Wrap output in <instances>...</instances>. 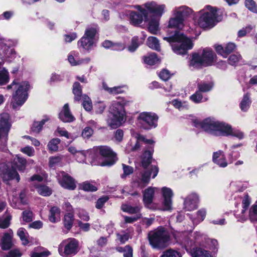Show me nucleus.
Segmentation results:
<instances>
[{
    "mask_svg": "<svg viewBox=\"0 0 257 257\" xmlns=\"http://www.w3.org/2000/svg\"><path fill=\"white\" fill-rule=\"evenodd\" d=\"M163 39L171 44L172 50L177 54L184 55L193 46L192 40L180 32L175 31L174 34Z\"/></svg>",
    "mask_w": 257,
    "mask_h": 257,
    "instance_id": "nucleus-2",
    "label": "nucleus"
},
{
    "mask_svg": "<svg viewBox=\"0 0 257 257\" xmlns=\"http://www.w3.org/2000/svg\"><path fill=\"white\" fill-rule=\"evenodd\" d=\"M181 253L172 248L168 249L161 254L160 257H182Z\"/></svg>",
    "mask_w": 257,
    "mask_h": 257,
    "instance_id": "nucleus-39",
    "label": "nucleus"
},
{
    "mask_svg": "<svg viewBox=\"0 0 257 257\" xmlns=\"http://www.w3.org/2000/svg\"><path fill=\"white\" fill-rule=\"evenodd\" d=\"M155 17H152L148 21H149L148 26L149 31L153 34H157L159 30V21L161 17H156L154 14Z\"/></svg>",
    "mask_w": 257,
    "mask_h": 257,
    "instance_id": "nucleus-28",
    "label": "nucleus"
},
{
    "mask_svg": "<svg viewBox=\"0 0 257 257\" xmlns=\"http://www.w3.org/2000/svg\"><path fill=\"white\" fill-rule=\"evenodd\" d=\"M96 152L99 153L101 156L107 159L101 163H96L93 161L92 164L94 165H100L102 166H111L116 161L115 154L107 146H100L95 149Z\"/></svg>",
    "mask_w": 257,
    "mask_h": 257,
    "instance_id": "nucleus-11",
    "label": "nucleus"
},
{
    "mask_svg": "<svg viewBox=\"0 0 257 257\" xmlns=\"http://www.w3.org/2000/svg\"><path fill=\"white\" fill-rule=\"evenodd\" d=\"M147 45L151 49L160 50V44L158 40L154 37H149L147 40Z\"/></svg>",
    "mask_w": 257,
    "mask_h": 257,
    "instance_id": "nucleus-41",
    "label": "nucleus"
},
{
    "mask_svg": "<svg viewBox=\"0 0 257 257\" xmlns=\"http://www.w3.org/2000/svg\"><path fill=\"white\" fill-rule=\"evenodd\" d=\"M60 143V140L59 139H53L51 140L48 144V147L51 151H57L58 149V145Z\"/></svg>",
    "mask_w": 257,
    "mask_h": 257,
    "instance_id": "nucleus-55",
    "label": "nucleus"
},
{
    "mask_svg": "<svg viewBox=\"0 0 257 257\" xmlns=\"http://www.w3.org/2000/svg\"><path fill=\"white\" fill-rule=\"evenodd\" d=\"M49 119V117L45 116L41 121L34 122L31 128L32 132L38 134L42 130L43 124Z\"/></svg>",
    "mask_w": 257,
    "mask_h": 257,
    "instance_id": "nucleus-37",
    "label": "nucleus"
},
{
    "mask_svg": "<svg viewBox=\"0 0 257 257\" xmlns=\"http://www.w3.org/2000/svg\"><path fill=\"white\" fill-rule=\"evenodd\" d=\"M235 45L233 43H228L224 48L221 45H218L215 47V50L218 54L223 57H226L227 55L232 52L235 49Z\"/></svg>",
    "mask_w": 257,
    "mask_h": 257,
    "instance_id": "nucleus-24",
    "label": "nucleus"
},
{
    "mask_svg": "<svg viewBox=\"0 0 257 257\" xmlns=\"http://www.w3.org/2000/svg\"><path fill=\"white\" fill-rule=\"evenodd\" d=\"M227 125L228 126V127H229V128L228 129V132L226 133V134H222L221 136H227L231 135L233 137H235L238 138L239 139H241L243 138L244 135H243V134L242 132H241L238 130H233L231 128V126L230 125H229L228 124H227Z\"/></svg>",
    "mask_w": 257,
    "mask_h": 257,
    "instance_id": "nucleus-43",
    "label": "nucleus"
},
{
    "mask_svg": "<svg viewBox=\"0 0 257 257\" xmlns=\"http://www.w3.org/2000/svg\"><path fill=\"white\" fill-rule=\"evenodd\" d=\"M158 171L157 166H152L150 170H146L141 173V178L138 177L134 180L133 185L140 188L145 187L149 183L151 174H153V178H154L157 176Z\"/></svg>",
    "mask_w": 257,
    "mask_h": 257,
    "instance_id": "nucleus-9",
    "label": "nucleus"
},
{
    "mask_svg": "<svg viewBox=\"0 0 257 257\" xmlns=\"http://www.w3.org/2000/svg\"><path fill=\"white\" fill-rule=\"evenodd\" d=\"M0 175L5 181L16 179L19 182L20 180V176L16 169H14V167L10 168V163L0 164Z\"/></svg>",
    "mask_w": 257,
    "mask_h": 257,
    "instance_id": "nucleus-12",
    "label": "nucleus"
},
{
    "mask_svg": "<svg viewBox=\"0 0 257 257\" xmlns=\"http://www.w3.org/2000/svg\"><path fill=\"white\" fill-rule=\"evenodd\" d=\"M192 13V10L188 7L182 6L181 7H176L173 10V15L179 17L184 19L188 17Z\"/></svg>",
    "mask_w": 257,
    "mask_h": 257,
    "instance_id": "nucleus-23",
    "label": "nucleus"
},
{
    "mask_svg": "<svg viewBox=\"0 0 257 257\" xmlns=\"http://www.w3.org/2000/svg\"><path fill=\"white\" fill-rule=\"evenodd\" d=\"M121 208L124 212H127L130 214L137 213L140 212L141 207L137 206H132L127 204L122 205Z\"/></svg>",
    "mask_w": 257,
    "mask_h": 257,
    "instance_id": "nucleus-40",
    "label": "nucleus"
},
{
    "mask_svg": "<svg viewBox=\"0 0 257 257\" xmlns=\"http://www.w3.org/2000/svg\"><path fill=\"white\" fill-rule=\"evenodd\" d=\"M135 138L137 139V141L135 144V145L132 147L130 150L132 151H135L138 150L140 148V144L139 141H142L146 144H153L155 142L152 139H147L144 136L141 135L140 134H137ZM128 146L127 147V149Z\"/></svg>",
    "mask_w": 257,
    "mask_h": 257,
    "instance_id": "nucleus-27",
    "label": "nucleus"
},
{
    "mask_svg": "<svg viewBox=\"0 0 257 257\" xmlns=\"http://www.w3.org/2000/svg\"><path fill=\"white\" fill-rule=\"evenodd\" d=\"M153 152V149L150 148L149 150H146L143 153L142 156V165L145 169H146L151 163Z\"/></svg>",
    "mask_w": 257,
    "mask_h": 257,
    "instance_id": "nucleus-30",
    "label": "nucleus"
},
{
    "mask_svg": "<svg viewBox=\"0 0 257 257\" xmlns=\"http://www.w3.org/2000/svg\"><path fill=\"white\" fill-rule=\"evenodd\" d=\"M17 235L19 236L23 244L27 245L29 242L28 239V233L27 230L23 228H20L17 231Z\"/></svg>",
    "mask_w": 257,
    "mask_h": 257,
    "instance_id": "nucleus-36",
    "label": "nucleus"
},
{
    "mask_svg": "<svg viewBox=\"0 0 257 257\" xmlns=\"http://www.w3.org/2000/svg\"><path fill=\"white\" fill-rule=\"evenodd\" d=\"M59 118L65 122H70L75 119L74 117L70 111L68 103L64 105L62 110L60 112Z\"/></svg>",
    "mask_w": 257,
    "mask_h": 257,
    "instance_id": "nucleus-20",
    "label": "nucleus"
},
{
    "mask_svg": "<svg viewBox=\"0 0 257 257\" xmlns=\"http://www.w3.org/2000/svg\"><path fill=\"white\" fill-rule=\"evenodd\" d=\"M87 153H88L87 152ZM86 156V152L84 151H78L76 153V159L78 162L84 163L85 162Z\"/></svg>",
    "mask_w": 257,
    "mask_h": 257,
    "instance_id": "nucleus-61",
    "label": "nucleus"
},
{
    "mask_svg": "<svg viewBox=\"0 0 257 257\" xmlns=\"http://www.w3.org/2000/svg\"><path fill=\"white\" fill-rule=\"evenodd\" d=\"M73 93L75 96V99L79 101L82 96V87L79 83L75 82L73 84Z\"/></svg>",
    "mask_w": 257,
    "mask_h": 257,
    "instance_id": "nucleus-38",
    "label": "nucleus"
},
{
    "mask_svg": "<svg viewBox=\"0 0 257 257\" xmlns=\"http://www.w3.org/2000/svg\"><path fill=\"white\" fill-rule=\"evenodd\" d=\"M50 254L49 251L45 250L40 252H34L32 253L31 257H47Z\"/></svg>",
    "mask_w": 257,
    "mask_h": 257,
    "instance_id": "nucleus-64",
    "label": "nucleus"
},
{
    "mask_svg": "<svg viewBox=\"0 0 257 257\" xmlns=\"http://www.w3.org/2000/svg\"><path fill=\"white\" fill-rule=\"evenodd\" d=\"M109 199L107 196H104L99 198L95 205V207L97 209H101L104 205V203L106 202Z\"/></svg>",
    "mask_w": 257,
    "mask_h": 257,
    "instance_id": "nucleus-60",
    "label": "nucleus"
},
{
    "mask_svg": "<svg viewBox=\"0 0 257 257\" xmlns=\"http://www.w3.org/2000/svg\"><path fill=\"white\" fill-rule=\"evenodd\" d=\"M58 180L61 186L65 189L74 190L76 188L73 179L64 172H61L58 175Z\"/></svg>",
    "mask_w": 257,
    "mask_h": 257,
    "instance_id": "nucleus-14",
    "label": "nucleus"
},
{
    "mask_svg": "<svg viewBox=\"0 0 257 257\" xmlns=\"http://www.w3.org/2000/svg\"><path fill=\"white\" fill-rule=\"evenodd\" d=\"M213 161L220 167H225L227 166L225 155L221 151H218L214 153L213 156Z\"/></svg>",
    "mask_w": 257,
    "mask_h": 257,
    "instance_id": "nucleus-26",
    "label": "nucleus"
},
{
    "mask_svg": "<svg viewBox=\"0 0 257 257\" xmlns=\"http://www.w3.org/2000/svg\"><path fill=\"white\" fill-rule=\"evenodd\" d=\"M96 33L97 30L95 28L88 27L86 29L84 35L83 37L94 41V37Z\"/></svg>",
    "mask_w": 257,
    "mask_h": 257,
    "instance_id": "nucleus-46",
    "label": "nucleus"
},
{
    "mask_svg": "<svg viewBox=\"0 0 257 257\" xmlns=\"http://www.w3.org/2000/svg\"><path fill=\"white\" fill-rule=\"evenodd\" d=\"M250 104L249 97L247 94L244 95L240 103V107L241 110L246 111L249 108Z\"/></svg>",
    "mask_w": 257,
    "mask_h": 257,
    "instance_id": "nucleus-48",
    "label": "nucleus"
},
{
    "mask_svg": "<svg viewBox=\"0 0 257 257\" xmlns=\"http://www.w3.org/2000/svg\"><path fill=\"white\" fill-rule=\"evenodd\" d=\"M134 8L137 9L142 15L135 12L130 14L131 22L134 25L141 24L143 21L149 20V14H154L156 17H161L164 13L166 6L165 5H159L154 1L148 2L143 5H136Z\"/></svg>",
    "mask_w": 257,
    "mask_h": 257,
    "instance_id": "nucleus-1",
    "label": "nucleus"
},
{
    "mask_svg": "<svg viewBox=\"0 0 257 257\" xmlns=\"http://www.w3.org/2000/svg\"><path fill=\"white\" fill-rule=\"evenodd\" d=\"M73 215L71 213H68L64 216V226L68 229H70L73 223Z\"/></svg>",
    "mask_w": 257,
    "mask_h": 257,
    "instance_id": "nucleus-47",
    "label": "nucleus"
},
{
    "mask_svg": "<svg viewBox=\"0 0 257 257\" xmlns=\"http://www.w3.org/2000/svg\"><path fill=\"white\" fill-rule=\"evenodd\" d=\"M200 55L204 67L212 65L214 63L215 55L211 49H204Z\"/></svg>",
    "mask_w": 257,
    "mask_h": 257,
    "instance_id": "nucleus-16",
    "label": "nucleus"
},
{
    "mask_svg": "<svg viewBox=\"0 0 257 257\" xmlns=\"http://www.w3.org/2000/svg\"><path fill=\"white\" fill-rule=\"evenodd\" d=\"M78 241L75 238H69L64 240L59 246L60 254L64 256L75 254L79 250Z\"/></svg>",
    "mask_w": 257,
    "mask_h": 257,
    "instance_id": "nucleus-8",
    "label": "nucleus"
},
{
    "mask_svg": "<svg viewBox=\"0 0 257 257\" xmlns=\"http://www.w3.org/2000/svg\"><path fill=\"white\" fill-rule=\"evenodd\" d=\"M249 218L252 222H257V201L251 206L249 210Z\"/></svg>",
    "mask_w": 257,
    "mask_h": 257,
    "instance_id": "nucleus-45",
    "label": "nucleus"
},
{
    "mask_svg": "<svg viewBox=\"0 0 257 257\" xmlns=\"http://www.w3.org/2000/svg\"><path fill=\"white\" fill-rule=\"evenodd\" d=\"M198 91L200 92H206L211 90L213 85L210 83L200 82L198 84Z\"/></svg>",
    "mask_w": 257,
    "mask_h": 257,
    "instance_id": "nucleus-50",
    "label": "nucleus"
},
{
    "mask_svg": "<svg viewBox=\"0 0 257 257\" xmlns=\"http://www.w3.org/2000/svg\"><path fill=\"white\" fill-rule=\"evenodd\" d=\"M123 173L121 175V178H124L126 176L130 175L132 174L134 172V169L133 167L127 166L125 164H122Z\"/></svg>",
    "mask_w": 257,
    "mask_h": 257,
    "instance_id": "nucleus-62",
    "label": "nucleus"
},
{
    "mask_svg": "<svg viewBox=\"0 0 257 257\" xmlns=\"http://www.w3.org/2000/svg\"><path fill=\"white\" fill-rule=\"evenodd\" d=\"M196 127H201L204 131L215 136L226 134L229 127L227 123L216 120L214 118H207L202 121L198 120L194 121Z\"/></svg>",
    "mask_w": 257,
    "mask_h": 257,
    "instance_id": "nucleus-5",
    "label": "nucleus"
},
{
    "mask_svg": "<svg viewBox=\"0 0 257 257\" xmlns=\"http://www.w3.org/2000/svg\"><path fill=\"white\" fill-rule=\"evenodd\" d=\"M191 254L192 257H213L210 251L199 247L193 248Z\"/></svg>",
    "mask_w": 257,
    "mask_h": 257,
    "instance_id": "nucleus-29",
    "label": "nucleus"
},
{
    "mask_svg": "<svg viewBox=\"0 0 257 257\" xmlns=\"http://www.w3.org/2000/svg\"><path fill=\"white\" fill-rule=\"evenodd\" d=\"M241 59V57L239 54H233L230 55L228 58V62L230 65H235L237 62H239Z\"/></svg>",
    "mask_w": 257,
    "mask_h": 257,
    "instance_id": "nucleus-59",
    "label": "nucleus"
},
{
    "mask_svg": "<svg viewBox=\"0 0 257 257\" xmlns=\"http://www.w3.org/2000/svg\"><path fill=\"white\" fill-rule=\"evenodd\" d=\"M10 116L7 113L0 114V131L5 134H7L11 127L9 121Z\"/></svg>",
    "mask_w": 257,
    "mask_h": 257,
    "instance_id": "nucleus-22",
    "label": "nucleus"
},
{
    "mask_svg": "<svg viewBox=\"0 0 257 257\" xmlns=\"http://www.w3.org/2000/svg\"><path fill=\"white\" fill-rule=\"evenodd\" d=\"M189 66L193 69H200L204 67L200 53H193L190 59Z\"/></svg>",
    "mask_w": 257,
    "mask_h": 257,
    "instance_id": "nucleus-21",
    "label": "nucleus"
},
{
    "mask_svg": "<svg viewBox=\"0 0 257 257\" xmlns=\"http://www.w3.org/2000/svg\"><path fill=\"white\" fill-rule=\"evenodd\" d=\"M128 103V101L121 99L113 101L109 108V115L107 123L112 128H116L125 121V112L124 107Z\"/></svg>",
    "mask_w": 257,
    "mask_h": 257,
    "instance_id": "nucleus-4",
    "label": "nucleus"
},
{
    "mask_svg": "<svg viewBox=\"0 0 257 257\" xmlns=\"http://www.w3.org/2000/svg\"><path fill=\"white\" fill-rule=\"evenodd\" d=\"M83 106L84 108L88 111H91L92 109V105L90 98L87 95H84L83 96Z\"/></svg>",
    "mask_w": 257,
    "mask_h": 257,
    "instance_id": "nucleus-52",
    "label": "nucleus"
},
{
    "mask_svg": "<svg viewBox=\"0 0 257 257\" xmlns=\"http://www.w3.org/2000/svg\"><path fill=\"white\" fill-rule=\"evenodd\" d=\"M82 189L85 191H95L97 190L96 186L93 185L88 182H84L81 185Z\"/></svg>",
    "mask_w": 257,
    "mask_h": 257,
    "instance_id": "nucleus-57",
    "label": "nucleus"
},
{
    "mask_svg": "<svg viewBox=\"0 0 257 257\" xmlns=\"http://www.w3.org/2000/svg\"><path fill=\"white\" fill-rule=\"evenodd\" d=\"M206 215V210L204 208H201L199 209L196 212V217L191 218L193 222L195 224H198L200 222H202L205 218Z\"/></svg>",
    "mask_w": 257,
    "mask_h": 257,
    "instance_id": "nucleus-35",
    "label": "nucleus"
},
{
    "mask_svg": "<svg viewBox=\"0 0 257 257\" xmlns=\"http://www.w3.org/2000/svg\"><path fill=\"white\" fill-rule=\"evenodd\" d=\"M33 212L30 210L24 211L22 214L23 220L25 222H30L33 220Z\"/></svg>",
    "mask_w": 257,
    "mask_h": 257,
    "instance_id": "nucleus-54",
    "label": "nucleus"
},
{
    "mask_svg": "<svg viewBox=\"0 0 257 257\" xmlns=\"http://www.w3.org/2000/svg\"><path fill=\"white\" fill-rule=\"evenodd\" d=\"M49 220L51 222H56L60 220V210L56 206L52 207L50 210L49 216Z\"/></svg>",
    "mask_w": 257,
    "mask_h": 257,
    "instance_id": "nucleus-33",
    "label": "nucleus"
},
{
    "mask_svg": "<svg viewBox=\"0 0 257 257\" xmlns=\"http://www.w3.org/2000/svg\"><path fill=\"white\" fill-rule=\"evenodd\" d=\"M13 234V231L11 230L9 232L4 233L2 238L1 243V247L3 250H8L12 247V239Z\"/></svg>",
    "mask_w": 257,
    "mask_h": 257,
    "instance_id": "nucleus-25",
    "label": "nucleus"
},
{
    "mask_svg": "<svg viewBox=\"0 0 257 257\" xmlns=\"http://www.w3.org/2000/svg\"><path fill=\"white\" fill-rule=\"evenodd\" d=\"M16 56V53L14 49L4 46L0 52V58L4 61H11Z\"/></svg>",
    "mask_w": 257,
    "mask_h": 257,
    "instance_id": "nucleus-19",
    "label": "nucleus"
},
{
    "mask_svg": "<svg viewBox=\"0 0 257 257\" xmlns=\"http://www.w3.org/2000/svg\"><path fill=\"white\" fill-rule=\"evenodd\" d=\"M150 244L153 248L163 249L166 247L170 240L168 231L163 227L160 226L150 231L148 235Z\"/></svg>",
    "mask_w": 257,
    "mask_h": 257,
    "instance_id": "nucleus-6",
    "label": "nucleus"
},
{
    "mask_svg": "<svg viewBox=\"0 0 257 257\" xmlns=\"http://www.w3.org/2000/svg\"><path fill=\"white\" fill-rule=\"evenodd\" d=\"M140 44L139 43L138 37H134L132 39L131 45L128 46V49L130 52H134L136 50Z\"/></svg>",
    "mask_w": 257,
    "mask_h": 257,
    "instance_id": "nucleus-56",
    "label": "nucleus"
},
{
    "mask_svg": "<svg viewBox=\"0 0 257 257\" xmlns=\"http://www.w3.org/2000/svg\"><path fill=\"white\" fill-rule=\"evenodd\" d=\"M14 163L15 167L17 168L19 171L22 172L25 171L27 163V161L25 158L17 155L14 159Z\"/></svg>",
    "mask_w": 257,
    "mask_h": 257,
    "instance_id": "nucleus-32",
    "label": "nucleus"
},
{
    "mask_svg": "<svg viewBox=\"0 0 257 257\" xmlns=\"http://www.w3.org/2000/svg\"><path fill=\"white\" fill-rule=\"evenodd\" d=\"M144 61L145 63L150 65H153L159 61V59L157 55L153 53L149 54L148 56H145Z\"/></svg>",
    "mask_w": 257,
    "mask_h": 257,
    "instance_id": "nucleus-44",
    "label": "nucleus"
},
{
    "mask_svg": "<svg viewBox=\"0 0 257 257\" xmlns=\"http://www.w3.org/2000/svg\"><path fill=\"white\" fill-rule=\"evenodd\" d=\"M79 53L75 52H71L68 57V60L71 65L77 66L84 63H87L89 62L90 59H80L78 58Z\"/></svg>",
    "mask_w": 257,
    "mask_h": 257,
    "instance_id": "nucleus-18",
    "label": "nucleus"
},
{
    "mask_svg": "<svg viewBox=\"0 0 257 257\" xmlns=\"http://www.w3.org/2000/svg\"><path fill=\"white\" fill-rule=\"evenodd\" d=\"M103 88L106 91H108L109 93L112 94H117L121 93L123 92L121 87L120 86L113 87L112 88H109L106 84L103 83Z\"/></svg>",
    "mask_w": 257,
    "mask_h": 257,
    "instance_id": "nucleus-51",
    "label": "nucleus"
},
{
    "mask_svg": "<svg viewBox=\"0 0 257 257\" xmlns=\"http://www.w3.org/2000/svg\"><path fill=\"white\" fill-rule=\"evenodd\" d=\"M158 116L154 113L143 112L141 113L138 120L140 126L146 130H149L157 125Z\"/></svg>",
    "mask_w": 257,
    "mask_h": 257,
    "instance_id": "nucleus-10",
    "label": "nucleus"
},
{
    "mask_svg": "<svg viewBox=\"0 0 257 257\" xmlns=\"http://www.w3.org/2000/svg\"><path fill=\"white\" fill-rule=\"evenodd\" d=\"M199 201V196L194 193L188 195L184 201V209L188 211L196 209Z\"/></svg>",
    "mask_w": 257,
    "mask_h": 257,
    "instance_id": "nucleus-15",
    "label": "nucleus"
},
{
    "mask_svg": "<svg viewBox=\"0 0 257 257\" xmlns=\"http://www.w3.org/2000/svg\"><path fill=\"white\" fill-rule=\"evenodd\" d=\"M21 151L29 157L33 156L35 154L34 148L30 146H26L21 148Z\"/></svg>",
    "mask_w": 257,
    "mask_h": 257,
    "instance_id": "nucleus-63",
    "label": "nucleus"
},
{
    "mask_svg": "<svg viewBox=\"0 0 257 257\" xmlns=\"http://www.w3.org/2000/svg\"><path fill=\"white\" fill-rule=\"evenodd\" d=\"M174 17L170 19L169 22V27L178 29H182L184 26V19L174 16Z\"/></svg>",
    "mask_w": 257,
    "mask_h": 257,
    "instance_id": "nucleus-31",
    "label": "nucleus"
},
{
    "mask_svg": "<svg viewBox=\"0 0 257 257\" xmlns=\"http://www.w3.org/2000/svg\"><path fill=\"white\" fill-rule=\"evenodd\" d=\"M30 85L27 82H20L19 79H15L13 82L7 86V89H16L13 94L11 105L14 109L20 107L26 101L28 97L27 91Z\"/></svg>",
    "mask_w": 257,
    "mask_h": 257,
    "instance_id": "nucleus-3",
    "label": "nucleus"
},
{
    "mask_svg": "<svg viewBox=\"0 0 257 257\" xmlns=\"http://www.w3.org/2000/svg\"><path fill=\"white\" fill-rule=\"evenodd\" d=\"M37 189L38 193L44 196H50L52 192L48 186L45 185L38 186Z\"/></svg>",
    "mask_w": 257,
    "mask_h": 257,
    "instance_id": "nucleus-49",
    "label": "nucleus"
},
{
    "mask_svg": "<svg viewBox=\"0 0 257 257\" xmlns=\"http://www.w3.org/2000/svg\"><path fill=\"white\" fill-rule=\"evenodd\" d=\"M155 194V188L149 187L143 191V202L145 206L148 208L156 209L152 205Z\"/></svg>",
    "mask_w": 257,
    "mask_h": 257,
    "instance_id": "nucleus-17",
    "label": "nucleus"
},
{
    "mask_svg": "<svg viewBox=\"0 0 257 257\" xmlns=\"http://www.w3.org/2000/svg\"><path fill=\"white\" fill-rule=\"evenodd\" d=\"M93 44V41L84 37H82L78 42V45L79 46L82 47L84 49L86 50H89L90 49Z\"/></svg>",
    "mask_w": 257,
    "mask_h": 257,
    "instance_id": "nucleus-34",
    "label": "nucleus"
},
{
    "mask_svg": "<svg viewBox=\"0 0 257 257\" xmlns=\"http://www.w3.org/2000/svg\"><path fill=\"white\" fill-rule=\"evenodd\" d=\"M162 192L163 197L162 202L163 208L161 209L163 211H170L172 209V197L173 193L172 190L166 187L162 188Z\"/></svg>",
    "mask_w": 257,
    "mask_h": 257,
    "instance_id": "nucleus-13",
    "label": "nucleus"
},
{
    "mask_svg": "<svg viewBox=\"0 0 257 257\" xmlns=\"http://www.w3.org/2000/svg\"><path fill=\"white\" fill-rule=\"evenodd\" d=\"M199 17L197 21L198 26L203 29H211L218 22L217 10L215 8L207 6L199 12Z\"/></svg>",
    "mask_w": 257,
    "mask_h": 257,
    "instance_id": "nucleus-7",
    "label": "nucleus"
},
{
    "mask_svg": "<svg viewBox=\"0 0 257 257\" xmlns=\"http://www.w3.org/2000/svg\"><path fill=\"white\" fill-rule=\"evenodd\" d=\"M191 100L195 103H198L202 101H205L207 100V98H205L204 100H202L203 99V96L199 91H197L194 94L190 96Z\"/></svg>",
    "mask_w": 257,
    "mask_h": 257,
    "instance_id": "nucleus-53",
    "label": "nucleus"
},
{
    "mask_svg": "<svg viewBox=\"0 0 257 257\" xmlns=\"http://www.w3.org/2000/svg\"><path fill=\"white\" fill-rule=\"evenodd\" d=\"M10 80L9 73L6 68L0 70V85H5Z\"/></svg>",
    "mask_w": 257,
    "mask_h": 257,
    "instance_id": "nucleus-42",
    "label": "nucleus"
},
{
    "mask_svg": "<svg viewBox=\"0 0 257 257\" xmlns=\"http://www.w3.org/2000/svg\"><path fill=\"white\" fill-rule=\"evenodd\" d=\"M245 5L248 10L254 13H257V6L253 0H246Z\"/></svg>",
    "mask_w": 257,
    "mask_h": 257,
    "instance_id": "nucleus-58",
    "label": "nucleus"
}]
</instances>
